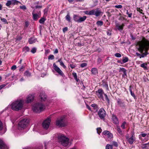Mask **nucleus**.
<instances>
[{"label":"nucleus","mask_w":149,"mask_h":149,"mask_svg":"<svg viewBox=\"0 0 149 149\" xmlns=\"http://www.w3.org/2000/svg\"><path fill=\"white\" fill-rule=\"evenodd\" d=\"M63 31L64 32H65L68 30V28L67 27H65L63 29Z\"/></svg>","instance_id":"obj_59"},{"label":"nucleus","mask_w":149,"mask_h":149,"mask_svg":"<svg viewBox=\"0 0 149 149\" xmlns=\"http://www.w3.org/2000/svg\"><path fill=\"white\" fill-rule=\"evenodd\" d=\"M1 20L3 22L5 23H7V21L6 20V19H5V18H1Z\"/></svg>","instance_id":"obj_49"},{"label":"nucleus","mask_w":149,"mask_h":149,"mask_svg":"<svg viewBox=\"0 0 149 149\" xmlns=\"http://www.w3.org/2000/svg\"><path fill=\"white\" fill-rule=\"evenodd\" d=\"M112 120L113 121V123L115 124H118L119 123V121L117 117L115 115H113L112 116Z\"/></svg>","instance_id":"obj_18"},{"label":"nucleus","mask_w":149,"mask_h":149,"mask_svg":"<svg viewBox=\"0 0 149 149\" xmlns=\"http://www.w3.org/2000/svg\"><path fill=\"white\" fill-rule=\"evenodd\" d=\"M148 54V53L147 52H145L144 53H143L141 54V56L140 57V58H143L146 56Z\"/></svg>","instance_id":"obj_43"},{"label":"nucleus","mask_w":149,"mask_h":149,"mask_svg":"<svg viewBox=\"0 0 149 149\" xmlns=\"http://www.w3.org/2000/svg\"><path fill=\"white\" fill-rule=\"evenodd\" d=\"M96 95L98 96V97L104 100V97L103 94H104V93L103 90L102 89H99L97 91H96Z\"/></svg>","instance_id":"obj_12"},{"label":"nucleus","mask_w":149,"mask_h":149,"mask_svg":"<svg viewBox=\"0 0 149 149\" xmlns=\"http://www.w3.org/2000/svg\"><path fill=\"white\" fill-rule=\"evenodd\" d=\"M129 90L130 92L131 95L134 98H136L135 95L134 93H133L132 89H131V86H130L129 88Z\"/></svg>","instance_id":"obj_33"},{"label":"nucleus","mask_w":149,"mask_h":149,"mask_svg":"<svg viewBox=\"0 0 149 149\" xmlns=\"http://www.w3.org/2000/svg\"><path fill=\"white\" fill-rule=\"evenodd\" d=\"M11 4H12L11 0L7 1L6 3V5L7 6H9Z\"/></svg>","instance_id":"obj_36"},{"label":"nucleus","mask_w":149,"mask_h":149,"mask_svg":"<svg viewBox=\"0 0 149 149\" xmlns=\"http://www.w3.org/2000/svg\"><path fill=\"white\" fill-rule=\"evenodd\" d=\"M45 109V106L41 103H37L34 104L32 107L33 111L37 113H40L44 111Z\"/></svg>","instance_id":"obj_3"},{"label":"nucleus","mask_w":149,"mask_h":149,"mask_svg":"<svg viewBox=\"0 0 149 149\" xmlns=\"http://www.w3.org/2000/svg\"><path fill=\"white\" fill-rule=\"evenodd\" d=\"M29 123V120L25 118L22 120L18 124L19 128L24 129L26 127Z\"/></svg>","instance_id":"obj_6"},{"label":"nucleus","mask_w":149,"mask_h":149,"mask_svg":"<svg viewBox=\"0 0 149 149\" xmlns=\"http://www.w3.org/2000/svg\"><path fill=\"white\" fill-rule=\"evenodd\" d=\"M57 62H59L60 63V65L63 67L64 68H66V66L65 65L64 63L62 61V60L61 58L59 59L58 61H57Z\"/></svg>","instance_id":"obj_22"},{"label":"nucleus","mask_w":149,"mask_h":149,"mask_svg":"<svg viewBox=\"0 0 149 149\" xmlns=\"http://www.w3.org/2000/svg\"><path fill=\"white\" fill-rule=\"evenodd\" d=\"M34 98V96L33 95L30 94L27 96L26 97L25 102L26 103H29L33 102Z\"/></svg>","instance_id":"obj_11"},{"label":"nucleus","mask_w":149,"mask_h":149,"mask_svg":"<svg viewBox=\"0 0 149 149\" xmlns=\"http://www.w3.org/2000/svg\"><path fill=\"white\" fill-rule=\"evenodd\" d=\"M77 44V45L79 46H83L84 45L83 44H81L80 42H78Z\"/></svg>","instance_id":"obj_62"},{"label":"nucleus","mask_w":149,"mask_h":149,"mask_svg":"<svg viewBox=\"0 0 149 149\" xmlns=\"http://www.w3.org/2000/svg\"><path fill=\"white\" fill-rule=\"evenodd\" d=\"M115 56L117 57H121V55L119 53H116L115 54Z\"/></svg>","instance_id":"obj_50"},{"label":"nucleus","mask_w":149,"mask_h":149,"mask_svg":"<svg viewBox=\"0 0 149 149\" xmlns=\"http://www.w3.org/2000/svg\"><path fill=\"white\" fill-rule=\"evenodd\" d=\"M70 68L72 69L74 68L75 67V65L73 64H70Z\"/></svg>","instance_id":"obj_60"},{"label":"nucleus","mask_w":149,"mask_h":149,"mask_svg":"<svg viewBox=\"0 0 149 149\" xmlns=\"http://www.w3.org/2000/svg\"><path fill=\"white\" fill-rule=\"evenodd\" d=\"M23 51L25 52H28L29 51V48L28 47H25L23 48Z\"/></svg>","instance_id":"obj_34"},{"label":"nucleus","mask_w":149,"mask_h":149,"mask_svg":"<svg viewBox=\"0 0 149 149\" xmlns=\"http://www.w3.org/2000/svg\"><path fill=\"white\" fill-rule=\"evenodd\" d=\"M6 85L3 84H2L0 86V90L2 88H4V87H5L6 86Z\"/></svg>","instance_id":"obj_57"},{"label":"nucleus","mask_w":149,"mask_h":149,"mask_svg":"<svg viewBox=\"0 0 149 149\" xmlns=\"http://www.w3.org/2000/svg\"><path fill=\"white\" fill-rule=\"evenodd\" d=\"M128 58L127 57H126L123 59L122 61L123 63H125L128 61Z\"/></svg>","instance_id":"obj_39"},{"label":"nucleus","mask_w":149,"mask_h":149,"mask_svg":"<svg viewBox=\"0 0 149 149\" xmlns=\"http://www.w3.org/2000/svg\"><path fill=\"white\" fill-rule=\"evenodd\" d=\"M103 22L101 21H98L96 22V24L98 26H102L103 25Z\"/></svg>","instance_id":"obj_35"},{"label":"nucleus","mask_w":149,"mask_h":149,"mask_svg":"<svg viewBox=\"0 0 149 149\" xmlns=\"http://www.w3.org/2000/svg\"><path fill=\"white\" fill-rule=\"evenodd\" d=\"M12 4L13 5H18V3L22 4V3L16 0H11Z\"/></svg>","instance_id":"obj_26"},{"label":"nucleus","mask_w":149,"mask_h":149,"mask_svg":"<svg viewBox=\"0 0 149 149\" xmlns=\"http://www.w3.org/2000/svg\"><path fill=\"white\" fill-rule=\"evenodd\" d=\"M113 144L114 146L116 147H117L118 146V144L115 141H113Z\"/></svg>","instance_id":"obj_54"},{"label":"nucleus","mask_w":149,"mask_h":149,"mask_svg":"<svg viewBox=\"0 0 149 149\" xmlns=\"http://www.w3.org/2000/svg\"><path fill=\"white\" fill-rule=\"evenodd\" d=\"M87 64L86 63H82L80 65L81 67V68H84L87 66Z\"/></svg>","instance_id":"obj_48"},{"label":"nucleus","mask_w":149,"mask_h":149,"mask_svg":"<svg viewBox=\"0 0 149 149\" xmlns=\"http://www.w3.org/2000/svg\"><path fill=\"white\" fill-rule=\"evenodd\" d=\"M46 20V19L44 17L41 18L39 20V22L40 24H44L45 21Z\"/></svg>","instance_id":"obj_32"},{"label":"nucleus","mask_w":149,"mask_h":149,"mask_svg":"<svg viewBox=\"0 0 149 149\" xmlns=\"http://www.w3.org/2000/svg\"><path fill=\"white\" fill-rule=\"evenodd\" d=\"M66 19L69 22H71V17L69 13H68L65 17Z\"/></svg>","instance_id":"obj_30"},{"label":"nucleus","mask_w":149,"mask_h":149,"mask_svg":"<svg viewBox=\"0 0 149 149\" xmlns=\"http://www.w3.org/2000/svg\"><path fill=\"white\" fill-rule=\"evenodd\" d=\"M79 16L77 15H73V18L74 20L75 21L78 23Z\"/></svg>","instance_id":"obj_24"},{"label":"nucleus","mask_w":149,"mask_h":149,"mask_svg":"<svg viewBox=\"0 0 149 149\" xmlns=\"http://www.w3.org/2000/svg\"><path fill=\"white\" fill-rule=\"evenodd\" d=\"M136 56H138L140 57L141 56V54H140L138 52H136Z\"/></svg>","instance_id":"obj_64"},{"label":"nucleus","mask_w":149,"mask_h":149,"mask_svg":"<svg viewBox=\"0 0 149 149\" xmlns=\"http://www.w3.org/2000/svg\"><path fill=\"white\" fill-rule=\"evenodd\" d=\"M123 6L122 5H116L115 6V7L117 8H120L121 9L122 8Z\"/></svg>","instance_id":"obj_47"},{"label":"nucleus","mask_w":149,"mask_h":149,"mask_svg":"<svg viewBox=\"0 0 149 149\" xmlns=\"http://www.w3.org/2000/svg\"><path fill=\"white\" fill-rule=\"evenodd\" d=\"M119 72H122L125 75H127L126 70L124 68H120Z\"/></svg>","instance_id":"obj_28"},{"label":"nucleus","mask_w":149,"mask_h":149,"mask_svg":"<svg viewBox=\"0 0 149 149\" xmlns=\"http://www.w3.org/2000/svg\"><path fill=\"white\" fill-rule=\"evenodd\" d=\"M19 8L23 10H26L27 9L25 5H23L22 6H19Z\"/></svg>","instance_id":"obj_45"},{"label":"nucleus","mask_w":149,"mask_h":149,"mask_svg":"<svg viewBox=\"0 0 149 149\" xmlns=\"http://www.w3.org/2000/svg\"><path fill=\"white\" fill-rule=\"evenodd\" d=\"M91 106L93 108L92 110H95V111H97L98 109V107L97 105L96 104H93L91 105Z\"/></svg>","instance_id":"obj_25"},{"label":"nucleus","mask_w":149,"mask_h":149,"mask_svg":"<svg viewBox=\"0 0 149 149\" xmlns=\"http://www.w3.org/2000/svg\"><path fill=\"white\" fill-rule=\"evenodd\" d=\"M126 123V122L125 121H124L122 125H121V127L123 129H125V125Z\"/></svg>","instance_id":"obj_44"},{"label":"nucleus","mask_w":149,"mask_h":149,"mask_svg":"<svg viewBox=\"0 0 149 149\" xmlns=\"http://www.w3.org/2000/svg\"><path fill=\"white\" fill-rule=\"evenodd\" d=\"M102 134L105 136H107V137L109 139H111L113 137L112 134L108 131H104L102 132Z\"/></svg>","instance_id":"obj_13"},{"label":"nucleus","mask_w":149,"mask_h":149,"mask_svg":"<svg viewBox=\"0 0 149 149\" xmlns=\"http://www.w3.org/2000/svg\"><path fill=\"white\" fill-rule=\"evenodd\" d=\"M125 25L124 24H123L122 25H117L116 26V27L120 31H122L123 29V27Z\"/></svg>","instance_id":"obj_23"},{"label":"nucleus","mask_w":149,"mask_h":149,"mask_svg":"<svg viewBox=\"0 0 149 149\" xmlns=\"http://www.w3.org/2000/svg\"><path fill=\"white\" fill-rule=\"evenodd\" d=\"M34 10L33 11L32 14L33 15V19L34 21L37 20L38 18L40 17V16L39 14L40 13V11L39 12V13H38V14L36 13H34Z\"/></svg>","instance_id":"obj_14"},{"label":"nucleus","mask_w":149,"mask_h":149,"mask_svg":"<svg viewBox=\"0 0 149 149\" xmlns=\"http://www.w3.org/2000/svg\"><path fill=\"white\" fill-rule=\"evenodd\" d=\"M24 65H22L21 66V68H19V70L20 71H22L24 70Z\"/></svg>","instance_id":"obj_51"},{"label":"nucleus","mask_w":149,"mask_h":149,"mask_svg":"<svg viewBox=\"0 0 149 149\" xmlns=\"http://www.w3.org/2000/svg\"><path fill=\"white\" fill-rule=\"evenodd\" d=\"M51 122V119L50 118H48L43 122L42 125L43 127L45 129H47L49 126Z\"/></svg>","instance_id":"obj_9"},{"label":"nucleus","mask_w":149,"mask_h":149,"mask_svg":"<svg viewBox=\"0 0 149 149\" xmlns=\"http://www.w3.org/2000/svg\"><path fill=\"white\" fill-rule=\"evenodd\" d=\"M85 13L89 15H95L96 17L99 16L102 13L101 10L99 8H97L90 11H86L84 12Z\"/></svg>","instance_id":"obj_4"},{"label":"nucleus","mask_w":149,"mask_h":149,"mask_svg":"<svg viewBox=\"0 0 149 149\" xmlns=\"http://www.w3.org/2000/svg\"><path fill=\"white\" fill-rule=\"evenodd\" d=\"M112 146L108 144L106 147V149H112Z\"/></svg>","instance_id":"obj_38"},{"label":"nucleus","mask_w":149,"mask_h":149,"mask_svg":"<svg viewBox=\"0 0 149 149\" xmlns=\"http://www.w3.org/2000/svg\"><path fill=\"white\" fill-rule=\"evenodd\" d=\"M58 141L62 145L65 146H67L69 143V139L63 135L58 136Z\"/></svg>","instance_id":"obj_5"},{"label":"nucleus","mask_w":149,"mask_h":149,"mask_svg":"<svg viewBox=\"0 0 149 149\" xmlns=\"http://www.w3.org/2000/svg\"><path fill=\"white\" fill-rule=\"evenodd\" d=\"M104 95L105 96V99L107 101L108 103V104H109V100L108 98L107 95L106 94H104Z\"/></svg>","instance_id":"obj_41"},{"label":"nucleus","mask_w":149,"mask_h":149,"mask_svg":"<svg viewBox=\"0 0 149 149\" xmlns=\"http://www.w3.org/2000/svg\"><path fill=\"white\" fill-rule=\"evenodd\" d=\"M37 41V39L35 38H31L29 40V42L30 44H32Z\"/></svg>","instance_id":"obj_19"},{"label":"nucleus","mask_w":149,"mask_h":149,"mask_svg":"<svg viewBox=\"0 0 149 149\" xmlns=\"http://www.w3.org/2000/svg\"><path fill=\"white\" fill-rule=\"evenodd\" d=\"M116 130L118 133L120 135L122 134V132L120 126H117L116 127Z\"/></svg>","instance_id":"obj_31"},{"label":"nucleus","mask_w":149,"mask_h":149,"mask_svg":"<svg viewBox=\"0 0 149 149\" xmlns=\"http://www.w3.org/2000/svg\"><path fill=\"white\" fill-rule=\"evenodd\" d=\"M6 146L4 143L3 141L0 139V149H7Z\"/></svg>","instance_id":"obj_16"},{"label":"nucleus","mask_w":149,"mask_h":149,"mask_svg":"<svg viewBox=\"0 0 149 149\" xmlns=\"http://www.w3.org/2000/svg\"><path fill=\"white\" fill-rule=\"evenodd\" d=\"M86 107H87V108L90 111H93V110H91V109L90 107L89 106H88V105H86Z\"/></svg>","instance_id":"obj_63"},{"label":"nucleus","mask_w":149,"mask_h":149,"mask_svg":"<svg viewBox=\"0 0 149 149\" xmlns=\"http://www.w3.org/2000/svg\"><path fill=\"white\" fill-rule=\"evenodd\" d=\"M54 58V55L52 54L50 55L48 57L49 60H53Z\"/></svg>","instance_id":"obj_40"},{"label":"nucleus","mask_w":149,"mask_h":149,"mask_svg":"<svg viewBox=\"0 0 149 149\" xmlns=\"http://www.w3.org/2000/svg\"><path fill=\"white\" fill-rule=\"evenodd\" d=\"M97 132L98 134H99L101 133L102 131V130L100 127L97 128Z\"/></svg>","instance_id":"obj_42"},{"label":"nucleus","mask_w":149,"mask_h":149,"mask_svg":"<svg viewBox=\"0 0 149 149\" xmlns=\"http://www.w3.org/2000/svg\"><path fill=\"white\" fill-rule=\"evenodd\" d=\"M24 75L27 77H29L31 76V73L28 71H26L24 73Z\"/></svg>","instance_id":"obj_37"},{"label":"nucleus","mask_w":149,"mask_h":149,"mask_svg":"<svg viewBox=\"0 0 149 149\" xmlns=\"http://www.w3.org/2000/svg\"><path fill=\"white\" fill-rule=\"evenodd\" d=\"M126 139L127 141L131 144H132L135 140L134 137L132 135L131 137L129 138L127 137Z\"/></svg>","instance_id":"obj_15"},{"label":"nucleus","mask_w":149,"mask_h":149,"mask_svg":"<svg viewBox=\"0 0 149 149\" xmlns=\"http://www.w3.org/2000/svg\"><path fill=\"white\" fill-rule=\"evenodd\" d=\"M98 115L101 119L104 120L106 115V112L103 108L100 109L98 111Z\"/></svg>","instance_id":"obj_8"},{"label":"nucleus","mask_w":149,"mask_h":149,"mask_svg":"<svg viewBox=\"0 0 149 149\" xmlns=\"http://www.w3.org/2000/svg\"><path fill=\"white\" fill-rule=\"evenodd\" d=\"M17 68L16 65H13L11 67V69L13 70H15Z\"/></svg>","instance_id":"obj_53"},{"label":"nucleus","mask_w":149,"mask_h":149,"mask_svg":"<svg viewBox=\"0 0 149 149\" xmlns=\"http://www.w3.org/2000/svg\"><path fill=\"white\" fill-rule=\"evenodd\" d=\"M86 18V17L84 16L82 17H80L79 16L78 23H81L84 21Z\"/></svg>","instance_id":"obj_21"},{"label":"nucleus","mask_w":149,"mask_h":149,"mask_svg":"<svg viewBox=\"0 0 149 149\" xmlns=\"http://www.w3.org/2000/svg\"><path fill=\"white\" fill-rule=\"evenodd\" d=\"M58 53V49H56L54 52V54H57Z\"/></svg>","instance_id":"obj_61"},{"label":"nucleus","mask_w":149,"mask_h":149,"mask_svg":"<svg viewBox=\"0 0 149 149\" xmlns=\"http://www.w3.org/2000/svg\"><path fill=\"white\" fill-rule=\"evenodd\" d=\"M36 49L35 47H33L31 50V52L33 54L35 53L36 52Z\"/></svg>","instance_id":"obj_46"},{"label":"nucleus","mask_w":149,"mask_h":149,"mask_svg":"<svg viewBox=\"0 0 149 149\" xmlns=\"http://www.w3.org/2000/svg\"><path fill=\"white\" fill-rule=\"evenodd\" d=\"M24 102V100H19L13 102L11 105V109L15 111L21 110L23 107Z\"/></svg>","instance_id":"obj_2"},{"label":"nucleus","mask_w":149,"mask_h":149,"mask_svg":"<svg viewBox=\"0 0 149 149\" xmlns=\"http://www.w3.org/2000/svg\"><path fill=\"white\" fill-rule=\"evenodd\" d=\"M147 64L146 63H143L140 65V66L144 68V70H147Z\"/></svg>","instance_id":"obj_27"},{"label":"nucleus","mask_w":149,"mask_h":149,"mask_svg":"<svg viewBox=\"0 0 149 149\" xmlns=\"http://www.w3.org/2000/svg\"><path fill=\"white\" fill-rule=\"evenodd\" d=\"M137 11H139V12H140V13L143 14V13H142V11L143 10L142 9H141L140 8H137Z\"/></svg>","instance_id":"obj_52"},{"label":"nucleus","mask_w":149,"mask_h":149,"mask_svg":"<svg viewBox=\"0 0 149 149\" xmlns=\"http://www.w3.org/2000/svg\"><path fill=\"white\" fill-rule=\"evenodd\" d=\"M127 14L128 15V17H131L132 15V13H129L127 10Z\"/></svg>","instance_id":"obj_58"},{"label":"nucleus","mask_w":149,"mask_h":149,"mask_svg":"<svg viewBox=\"0 0 149 149\" xmlns=\"http://www.w3.org/2000/svg\"><path fill=\"white\" fill-rule=\"evenodd\" d=\"M64 117H61L59 119L57 120L56 122V125L59 127H64L65 125V124L64 121Z\"/></svg>","instance_id":"obj_7"},{"label":"nucleus","mask_w":149,"mask_h":149,"mask_svg":"<svg viewBox=\"0 0 149 149\" xmlns=\"http://www.w3.org/2000/svg\"><path fill=\"white\" fill-rule=\"evenodd\" d=\"M117 103L118 104L120 107H124V102H121L120 99H118L117 100Z\"/></svg>","instance_id":"obj_29"},{"label":"nucleus","mask_w":149,"mask_h":149,"mask_svg":"<svg viewBox=\"0 0 149 149\" xmlns=\"http://www.w3.org/2000/svg\"><path fill=\"white\" fill-rule=\"evenodd\" d=\"M3 128V124L2 123L0 120V130H1Z\"/></svg>","instance_id":"obj_56"},{"label":"nucleus","mask_w":149,"mask_h":149,"mask_svg":"<svg viewBox=\"0 0 149 149\" xmlns=\"http://www.w3.org/2000/svg\"><path fill=\"white\" fill-rule=\"evenodd\" d=\"M137 44L139 45V50L141 53L144 50L146 51L149 48V41L145 38L143 39V41L138 42Z\"/></svg>","instance_id":"obj_1"},{"label":"nucleus","mask_w":149,"mask_h":149,"mask_svg":"<svg viewBox=\"0 0 149 149\" xmlns=\"http://www.w3.org/2000/svg\"><path fill=\"white\" fill-rule=\"evenodd\" d=\"M72 75L74 79H77V74L76 73H72Z\"/></svg>","instance_id":"obj_55"},{"label":"nucleus","mask_w":149,"mask_h":149,"mask_svg":"<svg viewBox=\"0 0 149 149\" xmlns=\"http://www.w3.org/2000/svg\"><path fill=\"white\" fill-rule=\"evenodd\" d=\"M53 66L54 67V70L57 72L62 77L64 76V74L63 72L60 69V68L56 65L55 63H54L53 64Z\"/></svg>","instance_id":"obj_10"},{"label":"nucleus","mask_w":149,"mask_h":149,"mask_svg":"<svg viewBox=\"0 0 149 149\" xmlns=\"http://www.w3.org/2000/svg\"><path fill=\"white\" fill-rule=\"evenodd\" d=\"M40 97L41 101H44L46 99V96L45 95V93L43 92L41 93Z\"/></svg>","instance_id":"obj_17"},{"label":"nucleus","mask_w":149,"mask_h":149,"mask_svg":"<svg viewBox=\"0 0 149 149\" xmlns=\"http://www.w3.org/2000/svg\"><path fill=\"white\" fill-rule=\"evenodd\" d=\"M91 72L92 74L94 75H97L98 72L97 69L95 68H93L92 69Z\"/></svg>","instance_id":"obj_20"}]
</instances>
